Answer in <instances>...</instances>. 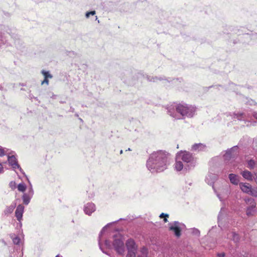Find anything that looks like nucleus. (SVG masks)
I'll use <instances>...</instances> for the list:
<instances>
[{
    "label": "nucleus",
    "mask_w": 257,
    "mask_h": 257,
    "mask_svg": "<svg viewBox=\"0 0 257 257\" xmlns=\"http://www.w3.org/2000/svg\"><path fill=\"white\" fill-rule=\"evenodd\" d=\"M169 153L165 151L153 152L146 163L147 169L152 173H160L167 169L170 164Z\"/></svg>",
    "instance_id": "1"
},
{
    "label": "nucleus",
    "mask_w": 257,
    "mask_h": 257,
    "mask_svg": "<svg viewBox=\"0 0 257 257\" xmlns=\"http://www.w3.org/2000/svg\"><path fill=\"white\" fill-rule=\"evenodd\" d=\"M196 165V159L189 152L181 151L176 156L174 168L176 171H189L193 169Z\"/></svg>",
    "instance_id": "2"
},
{
    "label": "nucleus",
    "mask_w": 257,
    "mask_h": 257,
    "mask_svg": "<svg viewBox=\"0 0 257 257\" xmlns=\"http://www.w3.org/2000/svg\"><path fill=\"white\" fill-rule=\"evenodd\" d=\"M168 113L175 119L192 117L195 113L196 108L185 103L173 104L167 108Z\"/></svg>",
    "instance_id": "3"
},
{
    "label": "nucleus",
    "mask_w": 257,
    "mask_h": 257,
    "mask_svg": "<svg viewBox=\"0 0 257 257\" xmlns=\"http://www.w3.org/2000/svg\"><path fill=\"white\" fill-rule=\"evenodd\" d=\"M251 115L257 120V112L253 111L251 114L250 112L247 111H244L243 112H234L232 114H230L231 118L233 120H243L246 121L249 119H250Z\"/></svg>",
    "instance_id": "4"
},
{
    "label": "nucleus",
    "mask_w": 257,
    "mask_h": 257,
    "mask_svg": "<svg viewBox=\"0 0 257 257\" xmlns=\"http://www.w3.org/2000/svg\"><path fill=\"white\" fill-rule=\"evenodd\" d=\"M245 205L246 206V214L248 216H252L255 212L256 203L255 200L251 198L244 199Z\"/></svg>",
    "instance_id": "5"
},
{
    "label": "nucleus",
    "mask_w": 257,
    "mask_h": 257,
    "mask_svg": "<svg viewBox=\"0 0 257 257\" xmlns=\"http://www.w3.org/2000/svg\"><path fill=\"white\" fill-rule=\"evenodd\" d=\"M113 245L115 250L118 253L121 254L124 252V243L120 236L116 235L114 236Z\"/></svg>",
    "instance_id": "6"
},
{
    "label": "nucleus",
    "mask_w": 257,
    "mask_h": 257,
    "mask_svg": "<svg viewBox=\"0 0 257 257\" xmlns=\"http://www.w3.org/2000/svg\"><path fill=\"white\" fill-rule=\"evenodd\" d=\"M7 160L9 162L10 166H11L13 169L17 172V169H19L23 174L25 175V173L23 172V170L21 168L20 166L18 164L17 159L14 155H11V153L7 156Z\"/></svg>",
    "instance_id": "7"
},
{
    "label": "nucleus",
    "mask_w": 257,
    "mask_h": 257,
    "mask_svg": "<svg viewBox=\"0 0 257 257\" xmlns=\"http://www.w3.org/2000/svg\"><path fill=\"white\" fill-rule=\"evenodd\" d=\"M169 225L170 230L173 231L175 235L177 237H179L181 235V231L185 227V225L183 224L178 221L170 223Z\"/></svg>",
    "instance_id": "8"
},
{
    "label": "nucleus",
    "mask_w": 257,
    "mask_h": 257,
    "mask_svg": "<svg viewBox=\"0 0 257 257\" xmlns=\"http://www.w3.org/2000/svg\"><path fill=\"white\" fill-rule=\"evenodd\" d=\"M218 176L217 175L213 173H209L207 176L206 177L205 179V182L210 185L212 186V188L214 190V191L216 192V191L215 190V188L213 187V184L214 182L217 180ZM216 193V195L218 198L220 199V201L222 200V197L220 196V194L218 193Z\"/></svg>",
    "instance_id": "9"
},
{
    "label": "nucleus",
    "mask_w": 257,
    "mask_h": 257,
    "mask_svg": "<svg viewBox=\"0 0 257 257\" xmlns=\"http://www.w3.org/2000/svg\"><path fill=\"white\" fill-rule=\"evenodd\" d=\"M238 147L234 146L231 149L226 151L223 157L225 160H229L231 158H233L237 154Z\"/></svg>",
    "instance_id": "10"
},
{
    "label": "nucleus",
    "mask_w": 257,
    "mask_h": 257,
    "mask_svg": "<svg viewBox=\"0 0 257 257\" xmlns=\"http://www.w3.org/2000/svg\"><path fill=\"white\" fill-rule=\"evenodd\" d=\"M126 246L127 250V252H135L136 253L137 250V245L135 241L131 238L127 240L125 243Z\"/></svg>",
    "instance_id": "11"
},
{
    "label": "nucleus",
    "mask_w": 257,
    "mask_h": 257,
    "mask_svg": "<svg viewBox=\"0 0 257 257\" xmlns=\"http://www.w3.org/2000/svg\"><path fill=\"white\" fill-rule=\"evenodd\" d=\"M147 79L148 81L151 82H156L158 81H162V84L165 86H167L168 84L171 81L165 78V77H153L151 76H147Z\"/></svg>",
    "instance_id": "12"
},
{
    "label": "nucleus",
    "mask_w": 257,
    "mask_h": 257,
    "mask_svg": "<svg viewBox=\"0 0 257 257\" xmlns=\"http://www.w3.org/2000/svg\"><path fill=\"white\" fill-rule=\"evenodd\" d=\"M83 210L87 215H90L95 210V206L92 203H87L84 206Z\"/></svg>",
    "instance_id": "13"
},
{
    "label": "nucleus",
    "mask_w": 257,
    "mask_h": 257,
    "mask_svg": "<svg viewBox=\"0 0 257 257\" xmlns=\"http://www.w3.org/2000/svg\"><path fill=\"white\" fill-rule=\"evenodd\" d=\"M206 146L202 143L194 144L191 147V150L195 152H199L206 150Z\"/></svg>",
    "instance_id": "14"
},
{
    "label": "nucleus",
    "mask_w": 257,
    "mask_h": 257,
    "mask_svg": "<svg viewBox=\"0 0 257 257\" xmlns=\"http://www.w3.org/2000/svg\"><path fill=\"white\" fill-rule=\"evenodd\" d=\"M24 211V206L23 205L20 204L17 206L16 210L15 211V215L18 220H19V221H20L22 219Z\"/></svg>",
    "instance_id": "15"
},
{
    "label": "nucleus",
    "mask_w": 257,
    "mask_h": 257,
    "mask_svg": "<svg viewBox=\"0 0 257 257\" xmlns=\"http://www.w3.org/2000/svg\"><path fill=\"white\" fill-rule=\"evenodd\" d=\"M239 187L241 191L244 193L248 194L250 193V190L252 187L249 183L242 182L240 183Z\"/></svg>",
    "instance_id": "16"
},
{
    "label": "nucleus",
    "mask_w": 257,
    "mask_h": 257,
    "mask_svg": "<svg viewBox=\"0 0 257 257\" xmlns=\"http://www.w3.org/2000/svg\"><path fill=\"white\" fill-rule=\"evenodd\" d=\"M227 238L233 240L235 242H238L239 240V236L238 234L233 231H231L227 233Z\"/></svg>",
    "instance_id": "17"
},
{
    "label": "nucleus",
    "mask_w": 257,
    "mask_h": 257,
    "mask_svg": "<svg viewBox=\"0 0 257 257\" xmlns=\"http://www.w3.org/2000/svg\"><path fill=\"white\" fill-rule=\"evenodd\" d=\"M241 174L244 179L248 181H252L254 179L252 174L247 170L242 171Z\"/></svg>",
    "instance_id": "18"
},
{
    "label": "nucleus",
    "mask_w": 257,
    "mask_h": 257,
    "mask_svg": "<svg viewBox=\"0 0 257 257\" xmlns=\"http://www.w3.org/2000/svg\"><path fill=\"white\" fill-rule=\"evenodd\" d=\"M33 195L28 192L24 193L22 196V199L23 203L25 205H28L32 198Z\"/></svg>",
    "instance_id": "19"
},
{
    "label": "nucleus",
    "mask_w": 257,
    "mask_h": 257,
    "mask_svg": "<svg viewBox=\"0 0 257 257\" xmlns=\"http://www.w3.org/2000/svg\"><path fill=\"white\" fill-rule=\"evenodd\" d=\"M229 179L230 182L234 185H237L239 183V179L237 175L234 174L229 175Z\"/></svg>",
    "instance_id": "20"
},
{
    "label": "nucleus",
    "mask_w": 257,
    "mask_h": 257,
    "mask_svg": "<svg viewBox=\"0 0 257 257\" xmlns=\"http://www.w3.org/2000/svg\"><path fill=\"white\" fill-rule=\"evenodd\" d=\"M10 236L14 244H19L20 243L21 239L19 237L16 236L14 234H12Z\"/></svg>",
    "instance_id": "21"
},
{
    "label": "nucleus",
    "mask_w": 257,
    "mask_h": 257,
    "mask_svg": "<svg viewBox=\"0 0 257 257\" xmlns=\"http://www.w3.org/2000/svg\"><path fill=\"white\" fill-rule=\"evenodd\" d=\"M10 152H9V150L6 148H2L0 147V157L4 156L5 155H6L8 156V155L9 154Z\"/></svg>",
    "instance_id": "22"
},
{
    "label": "nucleus",
    "mask_w": 257,
    "mask_h": 257,
    "mask_svg": "<svg viewBox=\"0 0 257 257\" xmlns=\"http://www.w3.org/2000/svg\"><path fill=\"white\" fill-rule=\"evenodd\" d=\"M107 226H108V224L103 227V228L101 230V231H100V232L99 233V247H100V249L102 251V252L103 253H104L105 254H108V253L104 251L102 249V248L101 244L100 243V236L102 235V234H103V232L104 231V230H105V229H106V228L107 227Z\"/></svg>",
    "instance_id": "23"
},
{
    "label": "nucleus",
    "mask_w": 257,
    "mask_h": 257,
    "mask_svg": "<svg viewBox=\"0 0 257 257\" xmlns=\"http://www.w3.org/2000/svg\"><path fill=\"white\" fill-rule=\"evenodd\" d=\"M256 165V162L253 160H250L247 161V167L250 169H253Z\"/></svg>",
    "instance_id": "24"
},
{
    "label": "nucleus",
    "mask_w": 257,
    "mask_h": 257,
    "mask_svg": "<svg viewBox=\"0 0 257 257\" xmlns=\"http://www.w3.org/2000/svg\"><path fill=\"white\" fill-rule=\"evenodd\" d=\"M41 73L43 75L45 78H52L53 76L50 73L49 71L44 70L41 71Z\"/></svg>",
    "instance_id": "25"
},
{
    "label": "nucleus",
    "mask_w": 257,
    "mask_h": 257,
    "mask_svg": "<svg viewBox=\"0 0 257 257\" xmlns=\"http://www.w3.org/2000/svg\"><path fill=\"white\" fill-rule=\"evenodd\" d=\"M15 208V205H11L10 206L8 207L5 210L6 214H11L14 211V208Z\"/></svg>",
    "instance_id": "26"
},
{
    "label": "nucleus",
    "mask_w": 257,
    "mask_h": 257,
    "mask_svg": "<svg viewBox=\"0 0 257 257\" xmlns=\"http://www.w3.org/2000/svg\"><path fill=\"white\" fill-rule=\"evenodd\" d=\"M26 189V186L24 183H20L18 185V189L20 192H24Z\"/></svg>",
    "instance_id": "27"
},
{
    "label": "nucleus",
    "mask_w": 257,
    "mask_h": 257,
    "mask_svg": "<svg viewBox=\"0 0 257 257\" xmlns=\"http://www.w3.org/2000/svg\"><path fill=\"white\" fill-rule=\"evenodd\" d=\"M6 37L3 35L2 33H0V47L4 44L6 42Z\"/></svg>",
    "instance_id": "28"
},
{
    "label": "nucleus",
    "mask_w": 257,
    "mask_h": 257,
    "mask_svg": "<svg viewBox=\"0 0 257 257\" xmlns=\"http://www.w3.org/2000/svg\"><path fill=\"white\" fill-rule=\"evenodd\" d=\"M27 180H28V182L29 184V187L28 188V192L34 195V190L33 189L32 185L28 177H27Z\"/></svg>",
    "instance_id": "29"
},
{
    "label": "nucleus",
    "mask_w": 257,
    "mask_h": 257,
    "mask_svg": "<svg viewBox=\"0 0 257 257\" xmlns=\"http://www.w3.org/2000/svg\"><path fill=\"white\" fill-rule=\"evenodd\" d=\"M249 195H251L254 197H257V188L256 187H251L250 190V193H249Z\"/></svg>",
    "instance_id": "30"
},
{
    "label": "nucleus",
    "mask_w": 257,
    "mask_h": 257,
    "mask_svg": "<svg viewBox=\"0 0 257 257\" xmlns=\"http://www.w3.org/2000/svg\"><path fill=\"white\" fill-rule=\"evenodd\" d=\"M141 254H139V255L147 256V254L148 251H147V249L144 246L141 248Z\"/></svg>",
    "instance_id": "31"
},
{
    "label": "nucleus",
    "mask_w": 257,
    "mask_h": 257,
    "mask_svg": "<svg viewBox=\"0 0 257 257\" xmlns=\"http://www.w3.org/2000/svg\"><path fill=\"white\" fill-rule=\"evenodd\" d=\"M95 14V11H91L90 12H87L85 14V16L87 18H88L89 17L90 15L93 16Z\"/></svg>",
    "instance_id": "32"
},
{
    "label": "nucleus",
    "mask_w": 257,
    "mask_h": 257,
    "mask_svg": "<svg viewBox=\"0 0 257 257\" xmlns=\"http://www.w3.org/2000/svg\"><path fill=\"white\" fill-rule=\"evenodd\" d=\"M126 257H136V253L127 252Z\"/></svg>",
    "instance_id": "33"
},
{
    "label": "nucleus",
    "mask_w": 257,
    "mask_h": 257,
    "mask_svg": "<svg viewBox=\"0 0 257 257\" xmlns=\"http://www.w3.org/2000/svg\"><path fill=\"white\" fill-rule=\"evenodd\" d=\"M193 233L194 234H195V235H199L200 234V231L198 229H196V228H194L193 229Z\"/></svg>",
    "instance_id": "34"
},
{
    "label": "nucleus",
    "mask_w": 257,
    "mask_h": 257,
    "mask_svg": "<svg viewBox=\"0 0 257 257\" xmlns=\"http://www.w3.org/2000/svg\"><path fill=\"white\" fill-rule=\"evenodd\" d=\"M105 246L107 247V248H110L111 247V243L108 240H106L105 241Z\"/></svg>",
    "instance_id": "35"
},
{
    "label": "nucleus",
    "mask_w": 257,
    "mask_h": 257,
    "mask_svg": "<svg viewBox=\"0 0 257 257\" xmlns=\"http://www.w3.org/2000/svg\"><path fill=\"white\" fill-rule=\"evenodd\" d=\"M249 105H255L256 104V103L254 102V100L251 99L250 100H248L247 102Z\"/></svg>",
    "instance_id": "36"
},
{
    "label": "nucleus",
    "mask_w": 257,
    "mask_h": 257,
    "mask_svg": "<svg viewBox=\"0 0 257 257\" xmlns=\"http://www.w3.org/2000/svg\"><path fill=\"white\" fill-rule=\"evenodd\" d=\"M46 83L47 85L49 84V80L48 78H45L44 80L41 82V84L43 85L44 84Z\"/></svg>",
    "instance_id": "37"
},
{
    "label": "nucleus",
    "mask_w": 257,
    "mask_h": 257,
    "mask_svg": "<svg viewBox=\"0 0 257 257\" xmlns=\"http://www.w3.org/2000/svg\"><path fill=\"white\" fill-rule=\"evenodd\" d=\"M4 172V167L2 165V163H0V174Z\"/></svg>",
    "instance_id": "38"
},
{
    "label": "nucleus",
    "mask_w": 257,
    "mask_h": 257,
    "mask_svg": "<svg viewBox=\"0 0 257 257\" xmlns=\"http://www.w3.org/2000/svg\"><path fill=\"white\" fill-rule=\"evenodd\" d=\"M169 216V215L167 214H165L164 213H162L160 214V218H163V217H168Z\"/></svg>",
    "instance_id": "39"
},
{
    "label": "nucleus",
    "mask_w": 257,
    "mask_h": 257,
    "mask_svg": "<svg viewBox=\"0 0 257 257\" xmlns=\"http://www.w3.org/2000/svg\"><path fill=\"white\" fill-rule=\"evenodd\" d=\"M217 256L218 257H224L225 256V253L224 252L219 253L217 254Z\"/></svg>",
    "instance_id": "40"
},
{
    "label": "nucleus",
    "mask_w": 257,
    "mask_h": 257,
    "mask_svg": "<svg viewBox=\"0 0 257 257\" xmlns=\"http://www.w3.org/2000/svg\"><path fill=\"white\" fill-rule=\"evenodd\" d=\"M254 176L255 177H254V180L256 183L257 184V172L254 173Z\"/></svg>",
    "instance_id": "41"
},
{
    "label": "nucleus",
    "mask_w": 257,
    "mask_h": 257,
    "mask_svg": "<svg viewBox=\"0 0 257 257\" xmlns=\"http://www.w3.org/2000/svg\"><path fill=\"white\" fill-rule=\"evenodd\" d=\"M15 182H11L10 183V187L13 188V186H15Z\"/></svg>",
    "instance_id": "42"
},
{
    "label": "nucleus",
    "mask_w": 257,
    "mask_h": 257,
    "mask_svg": "<svg viewBox=\"0 0 257 257\" xmlns=\"http://www.w3.org/2000/svg\"><path fill=\"white\" fill-rule=\"evenodd\" d=\"M29 97L30 98V99H32L33 98H34L35 99H37V97H35L34 96H33L32 94H30L29 95Z\"/></svg>",
    "instance_id": "43"
},
{
    "label": "nucleus",
    "mask_w": 257,
    "mask_h": 257,
    "mask_svg": "<svg viewBox=\"0 0 257 257\" xmlns=\"http://www.w3.org/2000/svg\"><path fill=\"white\" fill-rule=\"evenodd\" d=\"M167 217H165L164 219V221L165 222H167L168 221V219L167 218Z\"/></svg>",
    "instance_id": "44"
},
{
    "label": "nucleus",
    "mask_w": 257,
    "mask_h": 257,
    "mask_svg": "<svg viewBox=\"0 0 257 257\" xmlns=\"http://www.w3.org/2000/svg\"><path fill=\"white\" fill-rule=\"evenodd\" d=\"M138 257H147V256H142V255H138Z\"/></svg>",
    "instance_id": "45"
},
{
    "label": "nucleus",
    "mask_w": 257,
    "mask_h": 257,
    "mask_svg": "<svg viewBox=\"0 0 257 257\" xmlns=\"http://www.w3.org/2000/svg\"><path fill=\"white\" fill-rule=\"evenodd\" d=\"M122 153H123L122 150H121V151H120V154H122Z\"/></svg>",
    "instance_id": "46"
},
{
    "label": "nucleus",
    "mask_w": 257,
    "mask_h": 257,
    "mask_svg": "<svg viewBox=\"0 0 257 257\" xmlns=\"http://www.w3.org/2000/svg\"><path fill=\"white\" fill-rule=\"evenodd\" d=\"M2 88H3L2 86L0 85V89H2Z\"/></svg>",
    "instance_id": "47"
},
{
    "label": "nucleus",
    "mask_w": 257,
    "mask_h": 257,
    "mask_svg": "<svg viewBox=\"0 0 257 257\" xmlns=\"http://www.w3.org/2000/svg\"><path fill=\"white\" fill-rule=\"evenodd\" d=\"M128 151H131V149L130 148L128 149Z\"/></svg>",
    "instance_id": "48"
},
{
    "label": "nucleus",
    "mask_w": 257,
    "mask_h": 257,
    "mask_svg": "<svg viewBox=\"0 0 257 257\" xmlns=\"http://www.w3.org/2000/svg\"><path fill=\"white\" fill-rule=\"evenodd\" d=\"M256 38H257V34H256Z\"/></svg>",
    "instance_id": "49"
}]
</instances>
